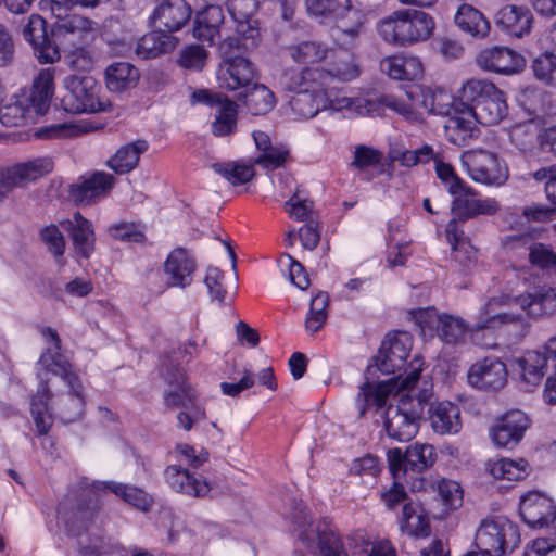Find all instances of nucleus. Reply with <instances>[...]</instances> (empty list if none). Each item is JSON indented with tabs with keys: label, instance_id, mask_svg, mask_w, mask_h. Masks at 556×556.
I'll list each match as a JSON object with an SVG mask.
<instances>
[{
	"label": "nucleus",
	"instance_id": "f257e3e1",
	"mask_svg": "<svg viewBox=\"0 0 556 556\" xmlns=\"http://www.w3.org/2000/svg\"><path fill=\"white\" fill-rule=\"evenodd\" d=\"M41 334L48 346L37 364V376L40 383L30 404V413L39 435L47 434L52 426V415L48 404L51 392L46 378L49 372L60 376L68 387V392L60 395L55 403L59 418L64 424H70L80 419L85 412L84 386L79 377L73 372L71 363L61 352V339L58 332L47 327L41 330Z\"/></svg>",
	"mask_w": 556,
	"mask_h": 556
},
{
	"label": "nucleus",
	"instance_id": "f03ea898",
	"mask_svg": "<svg viewBox=\"0 0 556 556\" xmlns=\"http://www.w3.org/2000/svg\"><path fill=\"white\" fill-rule=\"evenodd\" d=\"M102 492L84 478L60 502L58 514L68 535L77 539L81 556H101L106 543L100 530L94 528L99 510L98 494Z\"/></svg>",
	"mask_w": 556,
	"mask_h": 556
},
{
	"label": "nucleus",
	"instance_id": "7ed1b4c3",
	"mask_svg": "<svg viewBox=\"0 0 556 556\" xmlns=\"http://www.w3.org/2000/svg\"><path fill=\"white\" fill-rule=\"evenodd\" d=\"M413 348V338L406 331H400L388 336L381 343L378 355L376 356V366L383 375H395L402 378L403 370L405 377L402 379V389H412L420 377V363L415 358L407 366V357Z\"/></svg>",
	"mask_w": 556,
	"mask_h": 556
},
{
	"label": "nucleus",
	"instance_id": "20e7f679",
	"mask_svg": "<svg viewBox=\"0 0 556 556\" xmlns=\"http://www.w3.org/2000/svg\"><path fill=\"white\" fill-rule=\"evenodd\" d=\"M433 17L419 10L402 9L378 24V33L389 43L407 46L428 39L434 29Z\"/></svg>",
	"mask_w": 556,
	"mask_h": 556
},
{
	"label": "nucleus",
	"instance_id": "39448f33",
	"mask_svg": "<svg viewBox=\"0 0 556 556\" xmlns=\"http://www.w3.org/2000/svg\"><path fill=\"white\" fill-rule=\"evenodd\" d=\"M427 405L425 397L410 394H402L395 403H390L384 412L388 437L400 442L410 441L419 431Z\"/></svg>",
	"mask_w": 556,
	"mask_h": 556
},
{
	"label": "nucleus",
	"instance_id": "423d86ee",
	"mask_svg": "<svg viewBox=\"0 0 556 556\" xmlns=\"http://www.w3.org/2000/svg\"><path fill=\"white\" fill-rule=\"evenodd\" d=\"M476 545L492 556L515 549L520 542L518 528L508 518L496 516L482 520L476 532Z\"/></svg>",
	"mask_w": 556,
	"mask_h": 556
},
{
	"label": "nucleus",
	"instance_id": "0eeeda50",
	"mask_svg": "<svg viewBox=\"0 0 556 556\" xmlns=\"http://www.w3.org/2000/svg\"><path fill=\"white\" fill-rule=\"evenodd\" d=\"M65 93L61 105L72 114L96 113L105 111L99 99L100 86L89 75H70L64 79Z\"/></svg>",
	"mask_w": 556,
	"mask_h": 556
},
{
	"label": "nucleus",
	"instance_id": "6e6552de",
	"mask_svg": "<svg viewBox=\"0 0 556 556\" xmlns=\"http://www.w3.org/2000/svg\"><path fill=\"white\" fill-rule=\"evenodd\" d=\"M389 469L394 479H407L419 475L433 466L437 453L430 444L415 443L408 446L405 453L401 448H390L387 453Z\"/></svg>",
	"mask_w": 556,
	"mask_h": 556
},
{
	"label": "nucleus",
	"instance_id": "1a4fd4ad",
	"mask_svg": "<svg viewBox=\"0 0 556 556\" xmlns=\"http://www.w3.org/2000/svg\"><path fill=\"white\" fill-rule=\"evenodd\" d=\"M462 162L476 182L502 186L508 179V168L492 151L482 149L467 151L463 154Z\"/></svg>",
	"mask_w": 556,
	"mask_h": 556
},
{
	"label": "nucleus",
	"instance_id": "9d476101",
	"mask_svg": "<svg viewBox=\"0 0 556 556\" xmlns=\"http://www.w3.org/2000/svg\"><path fill=\"white\" fill-rule=\"evenodd\" d=\"M53 161L51 157H36L26 162L17 163L0 172V200L8 192L16 187H24L27 184L51 173Z\"/></svg>",
	"mask_w": 556,
	"mask_h": 556
},
{
	"label": "nucleus",
	"instance_id": "9b49d317",
	"mask_svg": "<svg viewBox=\"0 0 556 556\" xmlns=\"http://www.w3.org/2000/svg\"><path fill=\"white\" fill-rule=\"evenodd\" d=\"M161 376L168 384V389L163 394L164 405L167 408L188 407L194 403L195 391L188 384L181 368L173 364L172 357L163 361Z\"/></svg>",
	"mask_w": 556,
	"mask_h": 556
},
{
	"label": "nucleus",
	"instance_id": "f8f14e48",
	"mask_svg": "<svg viewBox=\"0 0 556 556\" xmlns=\"http://www.w3.org/2000/svg\"><path fill=\"white\" fill-rule=\"evenodd\" d=\"M531 420L520 409H510L497 417L490 428V438L497 447L513 448L523 439Z\"/></svg>",
	"mask_w": 556,
	"mask_h": 556
},
{
	"label": "nucleus",
	"instance_id": "ddd939ff",
	"mask_svg": "<svg viewBox=\"0 0 556 556\" xmlns=\"http://www.w3.org/2000/svg\"><path fill=\"white\" fill-rule=\"evenodd\" d=\"M452 195L451 212L454 216L452 220H456L458 225L459 222H466L478 215H493L500 208L496 200L480 198L467 182Z\"/></svg>",
	"mask_w": 556,
	"mask_h": 556
},
{
	"label": "nucleus",
	"instance_id": "4468645a",
	"mask_svg": "<svg viewBox=\"0 0 556 556\" xmlns=\"http://www.w3.org/2000/svg\"><path fill=\"white\" fill-rule=\"evenodd\" d=\"M506 365L495 356L484 357L473 363L467 374L468 383L475 389L495 392L507 383Z\"/></svg>",
	"mask_w": 556,
	"mask_h": 556
},
{
	"label": "nucleus",
	"instance_id": "2eb2a0df",
	"mask_svg": "<svg viewBox=\"0 0 556 556\" xmlns=\"http://www.w3.org/2000/svg\"><path fill=\"white\" fill-rule=\"evenodd\" d=\"M476 63L485 72L502 75L519 73L526 66V60L521 54L503 46L481 50L476 56Z\"/></svg>",
	"mask_w": 556,
	"mask_h": 556
},
{
	"label": "nucleus",
	"instance_id": "dca6fc26",
	"mask_svg": "<svg viewBox=\"0 0 556 556\" xmlns=\"http://www.w3.org/2000/svg\"><path fill=\"white\" fill-rule=\"evenodd\" d=\"M22 35L28 41L40 63H54L60 60L59 47L47 33V23L38 14H31L22 27Z\"/></svg>",
	"mask_w": 556,
	"mask_h": 556
},
{
	"label": "nucleus",
	"instance_id": "f3484780",
	"mask_svg": "<svg viewBox=\"0 0 556 556\" xmlns=\"http://www.w3.org/2000/svg\"><path fill=\"white\" fill-rule=\"evenodd\" d=\"M519 511L522 520L532 528H543L556 522L554 501L539 491H531L521 496Z\"/></svg>",
	"mask_w": 556,
	"mask_h": 556
},
{
	"label": "nucleus",
	"instance_id": "a211bd4d",
	"mask_svg": "<svg viewBox=\"0 0 556 556\" xmlns=\"http://www.w3.org/2000/svg\"><path fill=\"white\" fill-rule=\"evenodd\" d=\"M256 78L257 72L254 64L243 56L225 59L218 72L220 87L230 91L248 89Z\"/></svg>",
	"mask_w": 556,
	"mask_h": 556
},
{
	"label": "nucleus",
	"instance_id": "6ab92c4d",
	"mask_svg": "<svg viewBox=\"0 0 556 556\" xmlns=\"http://www.w3.org/2000/svg\"><path fill=\"white\" fill-rule=\"evenodd\" d=\"M492 306L493 301L485 304L471 330L493 329L504 326L515 342L522 340L528 334L530 324L522 316L511 312L491 314Z\"/></svg>",
	"mask_w": 556,
	"mask_h": 556
},
{
	"label": "nucleus",
	"instance_id": "aec40b11",
	"mask_svg": "<svg viewBox=\"0 0 556 556\" xmlns=\"http://www.w3.org/2000/svg\"><path fill=\"white\" fill-rule=\"evenodd\" d=\"M164 479L173 491L194 498L205 497L212 490V484L205 478L180 465H168L164 469Z\"/></svg>",
	"mask_w": 556,
	"mask_h": 556
},
{
	"label": "nucleus",
	"instance_id": "412c9836",
	"mask_svg": "<svg viewBox=\"0 0 556 556\" xmlns=\"http://www.w3.org/2000/svg\"><path fill=\"white\" fill-rule=\"evenodd\" d=\"M185 0H159L151 15L153 25L166 34L180 30L191 17Z\"/></svg>",
	"mask_w": 556,
	"mask_h": 556
},
{
	"label": "nucleus",
	"instance_id": "4be33fe9",
	"mask_svg": "<svg viewBox=\"0 0 556 556\" xmlns=\"http://www.w3.org/2000/svg\"><path fill=\"white\" fill-rule=\"evenodd\" d=\"M479 121L468 105L462 106L450 115L444 125L446 139L458 147H464L470 140L478 138L480 130Z\"/></svg>",
	"mask_w": 556,
	"mask_h": 556
},
{
	"label": "nucleus",
	"instance_id": "5701e85b",
	"mask_svg": "<svg viewBox=\"0 0 556 556\" xmlns=\"http://www.w3.org/2000/svg\"><path fill=\"white\" fill-rule=\"evenodd\" d=\"M532 13L523 5L506 4L495 14L496 27L505 34L520 38L530 33L532 27Z\"/></svg>",
	"mask_w": 556,
	"mask_h": 556
},
{
	"label": "nucleus",
	"instance_id": "b1692460",
	"mask_svg": "<svg viewBox=\"0 0 556 556\" xmlns=\"http://www.w3.org/2000/svg\"><path fill=\"white\" fill-rule=\"evenodd\" d=\"M197 268L194 258L182 248L173 250L164 263V273L169 287L186 288L192 282Z\"/></svg>",
	"mask_w": 556,
	"mask_h": 556
},
{
	"label": "nucleus",
	"instance_id": "393cba45",
	"mask_svg": "<svg viewBox=\"0 0 556 556\" xmlns=\"http://www.w3.org/2000/svg\"><path fill=\"white\" fill-rule=\"evenodd\" d=\"M54 76L55 68H42L33 81L29 96L23 99L35 115H43L50 108L54 94Z\"/></svg>",
	"mask_w": 556,
	"mask_h": 556
},
{
	"label": "nucleus",
	"instance_id": "a878e982",
	"mask_svg": "<svg viewBox=\"0 0 556 556\" xmlns=\"http://www.w3.org/2000/svg\"><path fill=\"white\" fill-rule=\"evenodd\" d=\"M446 239L452 247V257L455 269L459 273H466L477 262V251L471 245L464 230L456 220H450L445 229Z\"/></svg>",
	"mask_w": 556,
	"mask_h": 556
},
{
	"label": "nucleus",
	"instance_id": "bb28decb",
	"mask_svg": "<svg viewBox=\"0 0 556 556\" xmlns=\"http://www.w3.org/2000/svg\"><path fill=\"white\" fill-rule=\"evenodd\" d=\"M224 12L218 5H208L199 12L194 20L193 36L203 42L214 45L216 39H220L225 29Z\"/></svg>",
	"mask_w": 556,
	"mask_h": 556
},
{
	"label": "nucleus",
	"instance_id": "cd10ccee",
	"mask_svg": "<svg viewBox=\"0 0 556 556\" xmlns=\"http://www.w3.org/2000/svg\"><path fill=\"white\" fill-rule=\"evenodd\" d=\"M324 75L320 68H289L281 75L280 84L285 89L293 93L306 91L316 92V90L326 89Z\"/></svg>",
	"mask_w": 556,
	"mask_h": 556
},
{
	"label": "nucleus",
	"instance_id": "c85d7f7f",
	"mask_svg": "<svg viewBox=\"0 0 556 556\" xmlns=\"http://www.w3.org/2000/svg\"><path fill=\"white\" fill-rule=\"evenodd\" d=\"M114 176L97 172L71 189V198L80 205H89L103 197L113 186Z\"/></svg>",
	"mask_w": 556,
	"mask_h": 556
},
{
	"label": "nucleus",
	"instance_id": "c756f323",
	"mask_svg": "<svg viewBox=\"0 0 556 556\" xmlns=\"http://www.w3.org/2000/svg\"><path fill=\"white\" fill-rule=\"evenodd\" d=\"M63 226L70 233L76 254L89 258L94 251L96 241L91 222L76 212Z\"/></svg>",
	"mask_w": 556,
	"mask_h": 556
},
{
	"label": "nucleus",
	"instance_id": "7c9ffc66",
	"mask_svg": "<svg viewBox=\"0 0 556 556\" xmlns=\"http://www.w3.org/2000/svg\"><path fill=\"white\" fill-rule=\"evenodd\" d=\"M429 421L435 433L455 434L462 429L460 410L452 402H438L429 405Z\"/></svg>",
	"mask_w": 556,
	"mask_h": 556
},
{
	"label": "nucleus",
	"instance_id": "2f4dec72",
	"mask_svg": "<svg viewBox=\"0 0 556 556\" xmlns=\"http://www.w3.org/2000/svg\"><path fill=\"white\" fill-rule=\"evenodd\" d=\"M513 301L523 312H526L528 316L533 318L556 314V291L554 289L521 294Z\"/></svg>",
	"mask_w": 556,
	"mask_h": 556
},
{
	"label": "nucleus",
	"instance_id": "473e14b6",
	"mask_svg": "<svg viewBox=\"0 0 556 556\" xmlns=\"http://www.w3.org/2000/svg\"><path fill=\"white\" fill-rule=\"evenodd\" d=\"M92 485L102 492H112L129 505L143 511L150 510L154 504L152 495L147 493L143 489L137 488L135 485L115 481H92Z\"/></svg>",
	"mask_w": 556,
	"mask_h": 556
},
{
	"label": "nucleus",
	"instance_id": "72a5a7b5",
	"mask_svg": "<svg viewBox=\"0 0 556 556\" xmlns=\"http://www.w3.org/2000/svg\"><path fill=\"white\" fill-rule=\"evenodd\" d=\"M177 38L156 28L143 35L136 45L135 52L142 60L155 59L172 52L177 46Z\"/></svg>",
	"mask_w": 556,
	"mask_h": 556
},
{
	"label": "nucleus",
	"instance_id": "f704fd0d",
	"mask_svg": "<svg viewBox=\"0 0 556 556\" xmlns=\"http://www.w3.org/2000/svg\"><path fill=\"white\" fill-rule=\"evenodd\" d=\"M548 362L553 363V359L546 345L544 346V352L527 351L522 356L514 359L522 380L529 386H538L540 383L545 375Z\"/></svg>",
	"mask_w": 556,
	"mask_h": 556
},
{
	"label": "nucleus",
	"instance_id": "c9c22d12",
	"mask_svg": "<svg viewBox=\"0 0 556 556\" xmlns=\"http://www.w3.org/2000/svg\"><path fill=\"white\" fill-rule=\"evenodd\" d=\"M329 96L326 89L316 92H298L289 100V106L294 118H312L319 111L328 109Z\"/></svg>",
	"mask_w": 556,
	"mask_h": 556
},
{
	"label": "nucleus",
	"instance_id": "e433bc0d",
	"mask_svg": "<svg viewBox=\"0 0 556 556\" xmlns=\"http://www.w3.org/2000/svg\"><path fill=\"white\" fill-rule=\"evenodd\" d=\"M380 68L390 78L396 80H415L422 76V64L416 56L394 55L386 58Z\"/></svg>",
	"mask_w": 556,
	"mask_h": 556
},
{
	"label": "nucleus",
	"instance_id": "4c0bfd02",
	"mask_svg": "<svg viewBox=\"0 0 556 556\" xmlns=\"http://www.w3.org/2000/svg\"><path fill=\"white\" fill-rule=\"evenodd\" d=\"M400 527L402 532L414 538H427L431 531L427 513L420 504L413 501L403 505Z\"/></svg>",
	"mask_w": 556,
	"mask_h": 556
},
{
	"label": "nucleus",
	"instance_id": "58836bf2",
	"mask_svg": "<svg viewBox=\"0 0 556 556\" xmlns=\"http://www.w3.org/2000/svg\"><path fill=\"white\" fill-rule=\"evenodd\" d=\"M454 22L460 30L473 38H483L490 31L489 21L471 4L463 3L459 5Z\"/></svg>",
	"mask_w": 556,
	"mask_h": 556
},
{
	"label": "nucleus",
	"instance_id": "ea45409f",
	"mask_svg": "<svg viewBox=\"0 0 556 556\" xmlns=\"http://www.w3.org/2000/svg\"><path fill=\"white\" fill-rule=\"evenodd\" d=\"M315 541H317L319 556H349L337 528L326 519L316 525Z\"/></svg>",
	"mask_w": 556,
	"mask_h": 556
},
{
	"label": "nucleus",
	"instance_id": "a19ab883",
	"mask_svg": "<svg viewBox=\"0 0 556 556\" xmlns=\"http://www.w3.org/2000/svg\"><path fill=\"white\" fill-rule=\"evenodd\" d=\"M139 71L128 62H115L105 70L106 87L112 92H123L136 86Z\"/></svg>",
	"mask_w": 556,
	"mask_h": 556
},
{
	"label": "nucleus",
	"instance_id": "79ce46f5",
	"mask_svg": "<svg viewBox=\"0 0 556 556\" xmlns=\"http://www.w3.org/2000/svg\"><path fill=\"white\" fill-rule=\"evenodd\" d=\"M147 150L148 142L146 140L127 143L116 151L108 161V165L116 174H127L138 165L140 154Z\"/></svg>",
	"mask_w": 556,
	"mask_h": 556
},
{
	"label": "nucleus",
	"instance_id": "37998d69",
	"mask_svg": "<svg viewBox=\"0 0 556 556\" xmlns=\"http://www.w3.org/2000/svg\"><path fill=\"white\" fill-rule=\"evenodd\" d=\"M338 38L344 45H352L364 31L367 21V14L359 9L353 8L349 2V8L339 16Z\"/></svg>",
	"mask_w": 556,
	"mask_h": 556
},
{
	"label": "nucleus",
	"instance_id": "c03bdc74",
	"mask_svg": "<svg viewBox=\"0 0 556 556\" xmlns=\"http://www.w3.org/2000/svg\"><path fill=\"white\" fill-rule=\"evenodd\" d=\"M485 470L494 479L519 481L528 476L529 465L523 458L516 460L510 458H498L488 460L485 463Z\"/></svg>",
	"mask_w": 556,
	"mask_h": 556
},
{
	"label": "nucleus",
	"instance_id": "a18cd8bd",
	"mask_svg": "<svg viewBox=\"0 0 556 556\" xmlns=\"http://www.w3.org/2000/svg\"><path fill=\"white\" fill-rule=\"evenodd\" d=\"M480 124L495 125L507 115L505 94L498 89V94H492L476 106H469Z\"/></svg>",
	"mask_w": 556,
	"mask_h": 556
},
{
	"label": "nucleus",
	"instance_id": "49530a36",
	"mask_svg": "<svg viewBox=\"0 0 556 556\" xmlns=\"http://www.w3.org/2000/svg\"><path fill=\"white\" fill-rule=\"evenodd\" d=\"M238 104L226 98L217 106L211 130L216 137H225L237 130Z\"/></svg>",
	"mask_w": 556,
	"mask_h": 556
},
{
	"label": "nucleus",
	"instance_id": "de8ad7c7",
	"mask_svg": "<svg viewBox=\"0 0 556 556\" xmlns=\"http://www.w3.org/2000/svg\"><path fill=\"white\" fill-rule=\"evenodd\" d=\"M252 88L244 93V106L252 115H265L269 113L275 104L274 92L263 84L254 83Z\"/></svg>",
	"mask_w": 556,
	"mask_h": 556
},
{
	"label": "nucleus",
	"instance_id": "09e8293b",
	"mask_svg": "<svg viewBox=\"0 0 556 556\" xmlns=\"http://www.w3.org/2000/svg\"><path fill=\"white\" fill-rule=\"evenodd\" d=\"M289 56L299 64H314L328 56L329 49L321 42L306 40L286 48Z\"/></svg>",
	"mask_w": 556,
	"mask_h": 556
},
{
	"label": "nucleus",
	"instance_id": "8fccbe9b",
	"mask_svg": "<svg viewBox=\"0 0 556 556\" xmlns=\"http://www.w3.org/2000/svg\"><path fill=\"white\" fill-rule=\"evenodd\" d=\"M492 94H498V88L488 79H468L460 90V102L468 106H476Z\"/></svg>",
	"mask_w": 556,
	"mask_h": 556
},
{
	"label": "nucleus",
	"instance_id": "3c124183",
	"mask_svg": "<svg viewBox=\"0 0 556 556\" xmlns=\"http://www.w3.org/2000/svg\"><path fill=\"white\" fill-rule=\"evenodd\" d=\"M321 71L325 74V87L332 79H337L339 81H351L359 75L357 65L354 63L352 56L345 52L337 56L336 61Z\"/></svg>",
	"mask_w": 556,
	"mask_h": 556
},
{
	"label": "nucleus",
	"instance_id": "603ef678",
	"mask_svg": "<svg viewBox=\"0 0 556 556\" xmlns=\"http://www.w3.org/2000/svg\"><path fill=\"white\" fill-rule=\"evenodd\" d=\"M467 330L468 325L460 317L442 314L435 333L444 343L457 344L463 341Z\"/></svg>",
	"mask_w": 556,
	"mask_h": 556
},
{
	"label": "nucleus",
	"instance_id": "864d4df0",
	"mask_svg": "<svg viewBox=\"0 0 556 556\" xmlns=\"http://www.w3.org/2000/svg\"><path fill=\"white\" fill-rule=\"evenodd\" d=\"M213 170L227 179L231 185L239 186L249 182L254 177L252 165L239 162L213 163Z\"/></svg>",
	"mask_w": 556,
	"mask_h": 556
},
{
	"label": "nucleus",
	"instance_id": "5fc2aeb1",
	"mask_svg": "<svg viewBox=\"0 0 556 556\" xmlns=\"http://www.w3.org/2000/svg\"><path fill=\"white\" fill-rule=\"evenodd\" d=\"M424 106L432 114L443 115L448 117L457 111L463 102H457L452 94L443 90H437L424 96Z\"/></svg>",
	"mask_w": 556,
	"mask_h": 556
},
{
	"label": "nucleus",
	"instance_id": "6e6d98bb",
	"mask_svg": "<svg viewBox=\"0 0 556 556\" xmlns=\"http://www.w3.org/2000/svg\"><path fill=\"white\" fill-rule=\"evenodd\" d=\"M329 304L328 293L319 291L311 301L309 311L305 319V328L309 333L319 331L327 319Z\"/></svg>",
	"mask_w": 556,
	"mask_h": 556
},
{
	"label": "nucleus",
	"instance_id": "4d7b16f0",
	"mask_svg": "<svg viewBox=\"0 0 556 556\" xmlns=\"http://www.w3.org/2000/svg\"><path fill=\"white\" fill-rule=\"evenodd\" d=\"M93 22L85 16L73 14L61 18L52 28V38H65L67 35L90 34Z\"/></svg>",
	"mask_w": 556,
	"mask_h": 556
},
{
	"label": "nucleus",
	"instance_id": "13d9d810",
	"mask_svg": "<svg viewBox=\"0 0 556 556\" xmlns=\"http://www.w3.org/2000/svg\"><path fill=\"white\" fill-rule=\"evenodd\" d=\"M350 0H305L309 15L321 18H338L349 8Z\"/></svg>",
	"mask_w": 556,
	"mask_h": 556
},
{
	"label": "nucleus",
	"instance_id": "bf43d9fd",
	"mask_svg": "<svg viewBox=\"0 0 556 556\" xmlns=\"http://www.w3.org/2000/svg\"><path fill=\"white\" fill-rule=\"evenodd\" d=\"M291 520L295 526L294 531L298 532L299 540L306 544L307 547H311L314 543L316 526L311 523L307 507L302 502L295 503L291 513Z\"/></svg>",
	"mask_w": 556,
	"mask_h": 556
},
{
	"label": "nucleus",
	"instance_id": "052dcab7",
	"mask_svg": "<svg viewBox=\"0 0 556 556\" xmlns=\"http://www.w3.org/2000/svg\"><path fill=\"white\" fill-rule=\"evenodd\" d=\"M33 118L30 108L23 100L0 108V123L5 127L21 126Z\"/></svg>",
	"mask_w": 556,
	"mask_h": 556
},
{
	"label": "nucleus",
	"instance_id": "680f3d73",
	"mask_svg": "<svg viewBox=\"0 0 556 556\" xmlns=\"http://www.w3.org/2000/svg\"><path fill=\"white\" fill-rule=\"evenodd\" d=\"M531 67L536 79L556 87V54H540L532 61Z\"/></svg>",
	"mask_w": 556,
	"mask_h": 556
},
{
	"label": "nucleus",
	"instance_id": "e2e57ef3",
	"mask_svg": "<svg viewBox=\"0 0 556 556\" xmlns=\"http://www.w3.org/2000/svg\"><path fill=\"white\" fill-rule=\"evenodd\" d=\"M432 159H434V150L429 144H424L416 150L394 151L392 154V161L399 162L405 167L427 164Z\"/></svg>",
	"mask_w": 556,
	"mask_h": 556
},
{
	"label": "nucleus",
	"instance_id": "0e129e2a",
	"mask_svg": "<svg viewBox=\"0 0 556 556\" xmlns=\"http://www.w3.org/2000/svg\"><path fill=\"white\" fill-rule=\"evenodd\" d=\"M40 237L42 242L47 245L48 251L55 257L56 263L63 266L65 263L63 257L65 239L58 226L49 225L45 227L40 232Z\"/></svg>",
	"mask_w": 556,
	"mask_h": 556
},
{
	"label": "nucleus",
	"instance_id": "69168bd1",
	"mask_svg": "<svg viewBox=\"0 0 556 556\" xmlns=\"http://www.w3.org/2000/svg\"><path fill=\"white\" fill-rule=\"evenodd\" d=\"M435 173L438 178L444 185L445 189L450 194L457 192L466 181L463 180L455 172L453 166L448 163L443 162L439 155L434 153Z\"/></svg>",
	"mask_w": 556,
	"mask_h": 556
},
{
	"label": "nucleus",
	"instance_id": "338daca9",
	"mask_svg": "<svg viewBox=\"0 0 556 556\" xmlns=\"http://www.w3.org/2000/svg\"><path fill=\"white\" fill-rule=\"evenodd\" d=\"M224 274L217 267H208L204 278L205 286L208 294L213 301H217L218 304H225L227 290L223 285Z\"/></svg>",
	"mask_w": 556,
	"mask_h": 556
},
{
	"label": "nucleus",
	"instance_id": "774afa93",
	"mask_svg": "<svg viewBox=\"0 0 556 556\" xmlns=\"http://www.w3.org/2000/svg\"><path fill=\"white\" fill-rule=\"evenodd\" d=\"M256 0H228L227 9L233 21L239 24L248 23L257 11Z\"/></svg>",
	"mask_w": 556,
	"mask_h": 556
}]
</instances>
